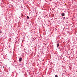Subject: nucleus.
<instances>
[{"label":"nucleus","instance_id":"1","mask_svg":"<svg viewBox=\"0 0 77 77\" xmlns=\"http://www.w3.org/2000/svg\"><path fill=\"white\" fill-rule=\"evenodd\" d=\"M22 60V58H20L19 59V62H21Z\"/></svg>","mask_w":77,"mask_h":77},{"label":"nucleus","instance_id":"2","mask_svg":"<svg viewBox=\"0 0 77 77\" xmlns=\"http://www.w3.org/2000/svg\"><path fill=\"white\" fill-rule=\"evenodd\" d=\"M64 15H65V14L63 13H62V14H61V15L63 17V16H64Z\"/></svg>","mask_w":77,"mask_h":77},{"label":"nucleus","instance_id":"3","mask_svg":"<svg viewBox=\"0 0 77 77\" xmlns=\"http://www.w3.org/2000/svg\"><path fill=\"white\" fill-rule=\"evenodd\" d=\"M59 44H57V47H59Z\"/></svg>","mask_w":77,"mask_h":77},{"label":"nucleus","instance_id":"4","mask_svg":"<svg viewBox=\"0 0 77 77\" xmlns=\"http://www.w3.org/2000/svg\"><path fill=\"white\" fill-rule=\"evenodd\" d=\"M29 16H27V19H29Z\"/></svg>","mask_w":77,"mask_h":77},{"label":"nucleus","instance_id":"5","mask_svg":"<svg viewBox=\"0 0 77 77\" xmlns=\"http://www.w3.org/2000/svg\"><path fill=\"white\" fill-rule=\"evenodd\" d=\"M58 76H57V75H55V77H58Z\"/></svg>","mask_w":77,"mask_h":77}]
</instances>
